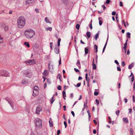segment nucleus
Wrapping results in <instances>:
<instances>
[{
  "instance_id": "obj_1",
  "label": "nucleus",
  "mask_w": 135,
  "mask_h": 135,
  "mask_svg": "<svg viewBox=\"0 0 135 135\" xmlns=\"http://www.w3.org/2000/svg\"><path fill=\"white\" fill-rule=\"evenodd\" d=\"M24 35L28 39H30L33 38L35 34V31L31 28L26 29L24 32Z\"/></svg>"
},
{
  "instance_id": "obj_2",
  "label": "nucleus",
  "mask_w": 135,
  "mask_h": 135,
  "mask_svg": "<svg viewBox=\"0 0 135 135\" xmlns=\"http://www.w3.org/2000/svg\"><path fill=\"white\" fill-rule=\"evenodd\" d=\"M17 26L18 28H23L26 23V19L23 16H20L17 20Z\"/></svg>"
},
{
  "instance_id": "obj_3",
  "label": "nucleus",
  "mask_w": 135,
  "mask_h": 135,
  "mask_svg": "<svg viewBox=\"0 0 135 135\" xmlns=\"http://www.w3.org/2000/svg\"><path fill=\"white\" fill-rule=\"evenodd\" d=\"M0 75L2 76L7 77L9 76V74L7 71L3 70L0 71Z\"/></svg>"
},
{
  "instance_id": "obj_4",
  "label": "nucleus",
  "mask_w": 135,
  "mask_h": 135,
  "mask_svg": "<svg viewBox=\"0 0 135 135\" xmlns=\"http://www.w3.org/2000/svg\"><path fill=\"white\" fill-rule=\"evenodd\" d=\"M42 125V121L39 118H37L36 120V126L37 128L41 127Z\"/></svg>"
},
{
  "instance_id": "obj_5",
  "label": "nucleus",
  "mask_w": 135,
  "mask_h": 135,
  "mask_svg": "<svg viewBox=\"0 0 135 135\" xmlns=\"http://www.w3.org/2000/svg\"><path fill=\"white\" fill-rule=\"evenodd\" d=\"M25 63H26L28 65H33L36 63V62L35 59L28 60L24 62Z\"/></svg>"
},
{
  "instance_id": "obj_6",
  "label": "nucleus",
  "mask_w": 135,
  "mask_h": 135,
  "mask_svg": "<svg viewBox=\"0 0 135 135\" xmlns=\"http://www.w3.org/2000/svg\"><path fill=\"white\" fill-rule=\"evenodd\" d=\"M59 38L58 39L57 41V45L55 47L54 49V51L57 54L59 53Z\"/></svg>"
},
{
  "instance_id": "obj_7",
  "label": "nucleus",
  "mask_w": 135,
  "mask_h": 135,
  "mask_svg": "<svg viewBox=\"0 0 135 135\" xmlns=\"http://www.w3.org/2000/svg\"><path fill=\"white\" fill-rule=\"evenodd\" d=\"M42 107L41 106H38L36 108V113L38 115L40 114V112L42 111Z\"/></svg>"
},
{
  "instance_id": "obj_8",
  "label": "nucleus",
  "mask_w": 135,
  "mask_h": 135,
  "mask_svg": "<svg viewBox=\"0 0 135 135\" xmlns=\"http://www.w3.org/2000/svg\"><path fill=\"white\" fill-rule=\"evenodd\" d=\"M49 71L52 73L53 72L54 68L53 65H52L50 62L49 63Z\"/></svg>"
},
{
  "instance_id": "obj_9",
  "label": "nucleus",
  "mask_w": 135,
  "mask_h": 135,
  "mask_svg": "<svg viewBox=\"0 0 135 135\" xmlns=\"http://www.w3.org/2000/svg\"><path fill=\"white\" fill-rule=\"evenodd\" d=\"M35 0H25L26 4H30L34 2Z\"/></svg>"
},
{
  "instance_id": "obj_10",
  "label": "nucleus",
  "mask_w": 135,
  "mask_h": 135,
  "mask_svg": "<svg viewBox=\"0 0 135 135\" xmlns=\"http://www.w3.org/2000/svg\"><path fill=\"white\" fill-rule=\"evenodd\" d=\"M38 93V90H34L33 91V96H35L37 95Z\"/></svg>"
},
{
  "instance_id": "obj_11",
  "label": "nucleus",
  "mask_w": 135,
  "mask_h": 135,
  "mask_svg": "<svg viewBox=\"0 0 135 135\" xmlns=\"http://www.w3.org/2000/svg\"><path fill=\"white\" fill-rule=\"evenodd\" d=\"M108 36L107 38V40L105 44V45L103 47V51H102V53H103L105 51V49L106 46H107V44L108 40Z\"/></svg>"
},
{
  "instance_id": "obj_12",
  "label": "nucleus",
  "mask_w": 135,
  "mask_h": 135,
  "mask_svg": "<svg viewBox=\"0 0 135 135\" xmlns=\"http://www.w3.org/2000/svg\"><path fill=\"white\" fill-rule=\"evenodd\" d=\"M49 126H50V127H53V122L52 121V119L50 118V120L49 121Z\"/></svg>"
},
{
  "instance_id": "obj_13",
  "label": "nucleus",
  "mask_w": 135,
  "mask_h": 135,
  "mask_svg": "<svg viewBox=\"0 0 135 135\" xmlns=\"http://www.w3.org/2000/svg\"><path fill=\"white\" fill-rule=\"evenodd\" d=\"M88 47H87L85 48V56L89 52V50L87 48Z\"/></svg>"
},
{
  "instance_id": "obj_14",
  "label": "nucleus",
  "mask_w": 135,
  "mask_h": 135,
  "mask_svg": "<svg viewBox=\"0 0 135 135\" xmlns=\"http://www.w3.org/2000/svg\"><path fill=\"white\" fill-rule=\"evenodd\" d=\"M94 59H93V63L92 64L93 69L95 70L96 69V66L95 64L94 63Z\"/></svg>"
},
{
  "instance_id": "obj_15",
  "label": "nucleus",
  "mask_w": 135,
  "mask_h": 135,
  "mask_svg": "<svg viewBox=\"0 0 135 135\" xmlns=\"http://www.w3.org/2000/svg\"><path fill=\"white\" fill-rule=\"evenodd\" d=\"M98 20L99 21V25L101 26L102 25V18L101 17H99L98 18Z\"/></svg>"
},
{
  "instance_id": "obj_16",
  "label": "nucleus",
  "mask_w": 135,
  "mask_h": 135,
  "mask_svg": "<svg viewBox=\"0 0 135 135\" xmlns=\"http://www.w3.org/2000/svg\"><path fill=\"white\" fill-rule=\"evenodd\" d=\"M43 75L45 76H47L48 75L47 70H45L43 73Z\"/></svg>"
},
{
  "instance_id": "obj_17",
  "label": "nucleus",
  "mask_w": 135,
  "mask_h": 135,
  "mask_svg": "<svg viewBox=\"0 0 135 135\" xmlns=\"http://www.w3.org/2000/svg\"><path fill=\"white\" fill-rule=\"evenodd\" d=\"M127 43H125V44L124 45V47H123V49L124 50L125 52H126V47L127 45Z\"/></svg>"
},
{
  "instance_id": "obj_18",
  "label": "nucleus",
  "mask_w": 135,
  "mask_h": 135,
  "mask_svg": "<svg viewBox=\"0 0 135 135\" xmlns=\"http://www.w3.org/2000/svg\"><path fill=\"white\" fill-rule=\"evenodd\" d=\"M134 65L133 63H132L131 64H129L128 66V69H131L134 66Z\"/></svg>"
},
{
  "instance_id": "obj_19",
  "label": "nucleus",
  "mask_w": 135,
  "mask_h": 135,
  "mask_svg": "<svg viewBox=\"0 0 135 135\" xmlns=\"http://www.w3.org/2000/svg\"><path fill=\"white\" fill-rule=\"evenodd\" d=\"M123 121L125 123H128V120L126 118H123Z\"/></svg>"
},
{
  "instance_id": "obj_20",
  "label": "nucleus",
  "mask_w": 135,
  "mask_h": 135,
  "mask_svg": "<svg viewBox=\"0 0 135 135\" xmlns=\"http://www.w3.org/2000/svg\"><path fill=\"white\" fill-rule=\"evenodd\" d=\"M94 47L95 50V53H97L98 52V46L96 44L94 45Z\"/></svg>"
},
{
  "instance_id": "obj_21",
  "label": "nucleus",
  "mask_w": 135,
  "mask_h": 135,
  "mask_svg": "<svg viewBox=\"0 0 135 135\" xmlns=\"http://www.w3.org/2000/svg\"><path fill=\"white\" fill-rule=\"evenodd\" d=\"M86 35L88 38H89L91 36L90 33L89 31H88L86 32Z\"/></svg>"
},
{
  "instance_id": "obj_22",
  "label": "nucleus",
  "mask_w": 135,
  "mask_h": 135,
  "mask_svg": "<svg viewBox=\"0 0 135 135\" xmlns=\"http://www.w3.org/2000/svg\"><path fill=\"white\" fill-rule=\"evenodd\" d=\"M62 94L64 98V99H65V97H66V94L65 91H63L62 92Z\"/></svg>"
},
{
  "instance_id": "obj_23",
  "label": "nucleus",
  "mask_w": 135,
  "mask_h": 135,
  "mask_svg": "<svg viewBox=\"0 0 135 135\" xmlns=\"http://www.w3.org/2000/svg\"><path fill=\"white\" fill-rule=\"evenodd\" d=\"M52 28L51 27H48L45 29V31H47L48 30L51 31L52 30Z\"/></svg>"
},
{
  "instance_id": "obj_24",
  "label": "nucleus",
  "mask_w": 135,
  "mask_h": 135,
  "mask_svg": "<svg viewBox=\"0 0 135 135\" xmlns=\"http://www.w3.org/2000/svg\"><path fill=\"white\" fill-rule=\"evenodd\" d=\"M24 44L27 47H30V45L28 42H24Z\"/></svg>"
},
{
  "instance_id": "obj_25",
  "label": "nucleus",
  "mask_w": 135,
  "mask_h": 135,
  "mask_svg": "<svg viewBox=\"0 0 135 135\" xmlns=\"http://www.w3.org/2000/svg\"><path fill=\"white\" fill-rule=\"evenodd\" d=\"M66 5H68V0H61Z\"/></svg>"
},
{
  "instance_id": "obj_26",
  "label": "nucleus",
  "mask_w": 135,
  "mask_h": 135,
  "mask_svg": "<svg viewBox=\"0 0 135 135\" xmlns=\"http://www.w3.org/2000/svg\"><path fill=\"white\" fill-rule=\"evenodd\" d=\"M28 83V82L25 80H23L22 81V84H26Z\"/></svg>"
},
{
  "instance_id": "obj_27",
  "label": "nucleus",
  "mask_w": 135,
  "mask_h": 135,
  "mask_svg": "<svg viewBox=\"0 0 135 135\" xmlns=\"http://www.w3.org/2000/svg\"><path fill=\"white\" fill-rule=\"evenodd\" d=\"M130 35H131V33L129 32H127V33L126 35V36L128 38H130Z\"/></svg>"
},
{
  "instance_id": "obj_28",
  "label": "nucleus",
  "mask_w": 135,
  "mask_h": 135,
  "mask_svg": "<svg viewBox=\"0 0 135 135\" xmlns=\"http://www.w3.org/2000/svg\"><path fill=\"white\" fill-rule=\"evenodd\" d=\"M76 65L79 68L80 67V66H79V65H80V62L79 60H78L77 62L76 63Z\"/></svg>"
},
{
  "instance_id": "obj_29",
  "label": "nucleus",
  "mask_w": 135,
  "mask_h": 135,
  "mask_svg": "<svg viewBox=\"0 0 135 135\" xmlns=\"http://www.w3.org/2000/svg\"><path fill=\"white\" fill-rule=\"evenodd\" d=\"M99 34L97 33L95 36V38L96 41L97 40V38H98Z\"/></svg>"
},
{
  "instance_id": "obj_30",
  "label": "nucleus",
  "mask_w": 135,
  "mask_h": 135,
  "mask_svg": "<svg viewBox=\"0 0 135 135\" xmlns=\"http://www.w3.org/2000/svg\"><path fill=\"white\" fill-rule=\"evenodd\" d=\"M6 99L8 101V103L10 104H11V99H7V98H6Z\"/></svg>"
},
{
  "instance_id": "obj_31",
  "label": "nucleus",
  "mask_w": 135,
  "mask_h": 135,
  "mask_svg": "<svg viewBox=\"0 0 135 135\" xmlns=\"http://www.w3.org/2000/svg\"><path fill=\"white\" fill-rule=\"evenodd\" d=\"M47 82L48 84H50L51 83V81L50 79H48L47 80Z\"/></svg>"
},
{
  "instance_id": "obj_32",
  "label": "nucleus",
  "mask_w": 135,
  "mask_h": 135,
  "mask_svg": "<svg viewBox=\"0 0 135 135\" xmlns=\"http://www.w3.org/2000/svg\"><path fill=\"white\" fill-rule=\"evenodd\" d=\"M3 38L1 37V36L0 35V43H3Z\"/></svg>"
},
{
  "instance_id": "obj_33",
  "label": "nucleus",
  "mask_w": 135,
  "mask_h": 135,
  "mask_svg": "<svg viewBox=\"0 0 135 135\" xmlns=\"http://www.w3.org/2000/svg\"><path fill=\"white\" fill-rule=\"evenodd\" d=\"M87 112L88 114V116H89V120H90V119L91 118V116L90 115V113L89 112V110L87 111Z\"/></svg>"
},
{
  "instance_id": "obj_34",
  "label": "nucleus",
  "mask_w": 135,
  "mask_h": 135,
  "mask_svg": "<svg viewBox=\"0 0 135 135\" xmlns=\"http://www.w3.org/2000/svg\"><path fill=\"white\" fill-rule=\"evenodd\" d=\"M24 73L25 74H29L30 73V72L29 71H25L24 72Z\"/></svg>"
},
{
  "instance_id": "obj_35",
  "label": "nucleus",
  "mask_w": 135,
  "mask_h": 135,
  "mask_svg": "<svg viewBox=\"0 0 135 135\" xmlns=\"http://www.w3.org/2000/svg\"><path fill=\"white\" fill-rule=\"evenodd\" d=\"M92 20H91V21L90 22V23L89 24V26H90V28H91V29H92Z\"/></svg>"
},
{
  "instance_id": "obj_36",
  "label": "nucleus",
  "mask_w": 135,
  "mask_h": 135,
  "mask_svg": "<svg viewBox=\"0 0 135 135\" xmlns=\"http://www.w3.org/2000/svg\"><path fill=\"white\" fill-rule=\"evenodd\" d=\"M35 90L38 91V88L37 86H36L34 87V90Z\"/></svg>"
},
{
  "instance_id": "obj_37",
  "label": "nucleus",
  "mask_w": 135,
  "mask_h": 135,
  "mask_svg": "<svg viewBox=\"0 0 135 135\" xmlns=\"http://www.w3.org/2000/svg\"><path fill=\"white\" fill-rule=\"evenodd\" d=\"M80 25L79 24H77L76 25V28L77 29L79 30V27H80Z\"/></svg>"
},
{
  "instance_id": "obj_38",
  "label": "nucleus",
  "mask_w": 135,
  "mask_h": 135,
  "mask_svg": "<svg viewBox=\"0 0 135 135\" xmlns=\"http://www.w3.org/2000/svg\"><path fill=\"white\" fill-rule=\"evenodd\" d=\"M45 21L47 23H50L49 20L47 17H46L45 18Z\"/></svg>"
},
{
  "instance_id": "obj_39",
  "label": "nucleus",
  "mask_w": 135,
  "mask_h": 135,
  "mask_svg": "<svg viewBox=\"0 0 135 135\" xmlns=\"http://www.w3.org/2000/svg\"><path fill=\"white\" fill-rule=\"evenodd\" d=\"M118 14H116L115 18H116V21H117V22H118L119 20H118Z\"/></svg>"
},
{
  "instance_id": "obj_40",
  "label": "nucleus",
  "mask_w": 135,
  "mask_h": 135,
  "mask_svg": "<svg viewBox=\"0 0 135 135\" xmlns=\"http://www.w3.org/2000/svg\"><path fill=\"white\" fill-rule=\"evenodd\" d=\"M122 24H124V27H126V25L125 22L124 21V20H122Z\"/></svg>"
},
{
  "instance_id": "obj_41",
  "label": "nucleus",
  "mask_w": 135,
  "mask_h": 135,
  "mask_svg": "<svg viewBox=\"0 0 135 135\" xmlns=\"http://www.w3.org/2000/svg\"><path fill=\"white\" fill-rule=\"evenodd\" d=\"M81 84V83H79L77 84L76 85H75V86H76L77 87H78L80 86Z\"/></svg>"
},
{
  "instance_id": "obj_42",
  "label": "nucleus",
  "mask_w": 135,
  "mask_h": 135,
  "mask_svg": "<svg viewBox=\"0 0 135 135\" xmlns=\"http://www.w3.org/2000/svg\"><path fill=\"white\" fill-rule=\"evenodd\" d=\"M120 112L119 110H117L115 112L116 114L118 115V116Z\"/></svg>"
},
{
  "instance_id": "obj_43",
  "label": "nucleus",
  "mask_w": 135,
  "mask_h": 135,
  "mask_svg": "<svg viewBox=\"0 0 135 135\" xmlns=\"http://www.w3.org/2000/svg\"><path fill=\"white\" fill-rule=\"evenodd\" d=\"M98 94H99V92L98 91H95V92H94V95L96 96H97V95H98Z\"/></svg>"
},
{
  "instance_id": "obj_44",
  "label": "nucleus",
  "mask_w": 135,
  "mask_h": 135,
  "mask_svg": "<svg viewBox=\"0 0 135 135\" xmlns=\"http://www.w3.org/2000/svg\"><path fill=\"white\" fill-rule=\"evenodd\" d=\"M54 95L53 96V97L51 98V104H52L54 101V100H53V98H54Z\"/></svg>"
},
{
  "instance_id": "obj_45",
  "label": "nucleus",
  "mask_w": 135,
  "mask_h": 135,
  "mask_svg": "<svg viewBox=\"0 0 135 135\" xmlns=\"http://www.w3.org/2000/svg\"><path fill=\"white\" fill-rule=\"evenodd\" d=\"M130 131L131 132V135H133V129L132 128H131L130 129Z\"/></svg>"
},
{
  "instance_id": "obj_46",
  "label": "nucleus",
  "mask_w": 135,
  "mask_h": 135,
  "mask_svg": "<svg viewBox=\"0 0 135 135\" xmlns=\"http://www.w3.org/2000/svg\"><path fill=\"white\" fill-rule=\"evenodd\" d=\"M122 66L123 67H124L125 65V62L124 61H123L121 63Z\"/></svg>"
},
{
  "instance_id": "obj_47",
  "label": "nucleus",
  "mask_w": 135,
  "mask_h": 135,
  "mask_svg": "<svg viewBox=\"0 0 135 135\" xmlns=\"http://www.w3.org/2000/svg\"><path fill=\"white\" fill-rule=\"evenodd\" d=\"M117 70L118 71H120L121 70L120 67V66L117 67Z\"/></svg>"
},
{
  "instance_id": "obj_48",
  "label": "nucleus",
  "mask_w": 135,
  "mask_h": 135,
  "mask_svg": "<svg viewBox=\"0 0 135 135\" xmlns=\"http://www.w3.org/2000/svg\"><path fill=\"white\" fill-rule=\"evenodd\" d=\"M64 123L65 125V128H66L67 126V124L66 122L65 121H64Z\"/></svg>"
},
{
  "instance_id": "obj_49",
  "label": "nucleus",
  "mask_w": 135,
  "mask_h": 135,
  "mask_svg": "<svg viewBox=\"0 0 135 135\" xmlns=\"http://www.w3.org/2000/svg\"><path fill=\"white\" fill-rule=\"evenodd\" d=\"M96 103H97V105H98L99 104V101L98 99H96L95 100Z\"/></svg>"
},
{
  "instance_id": "obj_50",
  "label": "nucleus",
  "mask_w": 135,
  "mask_h": 135,
  "mask_svg": "<svg viewBox=\"0 0 135 135\" xmlns=\"http://www.w3.org/2000/svg\"><path fill=\"white\" fill-rule=\"evenodd\" d=\"M74 70L76 72H79V70L78 69H77L75 68H74Z\"/></svg>"
},
{
  "instance_id": "obj_51",
  "label": "nucleus",
  "mask_w": 135,
  "mask_h": 135,
  "mask_svg": "<svg viewBox=\"0 0 135 135\" xmlns=\"http://www.w3.org/2000/svg\"><path fill=\"white\" fill-rule=\"evenodd\" d=\"M53 46V43L52 42L50 43V46L51 48V49H52V46Z\"/></svg>"
},
{
  "instance_id": "obj_52",
  "label": "nucleus",
  "mask_w": 135,
  "mask_h": 135,
  "mask_svg": "<svg viewBox=\"0 0 135 135\" xmlns=\"http://www.w3.org/2000/svg\"><path fill=\"white\" fill-rule=\"evenodd\" d=\"M112 15L114 16L116 15V12L115 11H113L112 12Z\"/></svg>"
},
{
  "instance_id": "obj_53",
  "label": "nucleus",
  "mask_w": 135,
  "mask_h": 135,
  "mask_svg": "<svg viewBox=\"0 0 135 135\" xmlns=\"http://www.w3.org/2000/svg\"><path fill=\"white\" fill-rule=\"evenodd\" d=\"M129 112L128 113H129V114H131L132 112V109H129Z\"/></svg>"
},
{
  "instance_id": "obj_54",
  "label": "nucleus",
  "mask_w": 135,
  "mask_h": 135,
  "mask_svg": "<svg viewBox=\"0 0 135 135\" xmlns=\"http://www.w3.org/2000/svg\"><path fill=\"white\" fill-rule=\"evenodd\" d=\"M87 100L86 99V103H84V107H85V106L87 104Z\"/></svg>"
},
{
  "instance_id": "obj_55",
  "label": "nucleus",
  "mask_w": 135,
  "mask_h": 135,
  "mask_svg": "<svg viewBox=\"0 0 135 135\" xmlns=\"http://www.w3.org/2000/svg\"><path fill=\"white\" fill-rule=\"evenodd\" d=\"M68 88V86H66L65 85L64 86V90H66Z\"/></svg>"
},
{
  "instance_id": "obj_56",
  "label": "nucleus",
  "mask_w": 135,
  "mask_h": 135,
  "mask_svg": "<svg viewBox=\"0 0 135 135\" xmlns=\"http://www.w3.org/2000/svg\"><path fill=\"white\" fill-rule=\"evenodd\" d=\"M114 62L117 65L119 64V63H118L117 61L116 60H115Z\"/></svg>"
},
{
  "instance_id": "obj_57",
  "label": "nucleus",
  "mask_w": 135,
  "mask_h": 135,
  "mask_svg": "<svg viewBox=\"0 0 135 135\" xmlns=\"http://www.w3.org/2000/svg\"><path fill=\"white\" fill-rule=\"evenodd\" d=\"M119 6H123V4L122 2H120L119 3Z\"/></svg>"
},
{
  "instance_id": "obj_58",
  "label": "nucleus",
  "mask_w": 135,
  "mask_h": 135,
  "mask_svg": "<svg viewBox=\"0 0 135 135\" xmlns=\"http://www.w3.org/2000/svg\"><path fill=\"white\" fill-rule=\"evenodd\" d=\"M133 99V102H135V97L134 96V95H133L132 97Z\"/></svg>"
},
{
  "instance_id": "obj_59",
  "label": "nucleus",
  "mask_w": 135,
  "mask_h": 135,
  "mask_svg": "<svg viewBox=\"0 0 135 135\" xmlns=\"http://www.w3.org/2000/svg\"><path fill=\"white\" fill-rule=\"evenodd\" d=\"M134 79V76L133 75L132 78H131V81L132 82H133V81Z\"/></svg>"
},
{
  "instance_id": "obj_60",
  "label": "nucleus",
  "mask_w": 135,
  "mask_h": 135,
  "mask_svg": "<svg viewBox=\"0 0 135 135\" xmlns=\"http://www.w3.org/2000/svg\"><path fill=\"white\" fill-rule=\"evenodd\" d=\"M86 80L87 81H89V77L85 78Z\"/></svg>"
},
{
  "instance_id": "obj_61",
  "label": "nucleus",
  "mask_w": 135,
  "mask_h": 135,
  "mask_svg": "<svg viewBox=\"0 0 135 135\" xmlns=\"http://www.w3.org/2000/svg\"><path fill=\"white\" fill-rule=\"evenodd\" d=\"M82 79V77L81 76H79L78 78V80H81Z\"/></svg>"
},
{
  "instance_id": "obj_62",
  "label": "nucleus",
  "mask_w": 135,
  "mask_h": 135,
  "mask_svg": "<svg viewBox=\"0 0 135 135\" xmlns=\"http://www.w3.org/2000/svg\"><path fill=\"white\" fill-rule=\"evenodd\" d=\"M35 12L37 13H38L39 12L38 9L37 8H36L35 9Z\"/></svg>"
},
{
  "instance_id": "obj_63",
  "label": "nucleus",
  "mask_w": 135,
  "mask_h": 135,
  "mask_svg": "<svg viewBox=\"0 0 135 135\" xmlns=\"http://www.w3.org/2000/svg\"><path fill=\"white\" fill-rule=\"evenodd\" d=\"M71 114L73 115L74 117L75 116V114H74V112L73 111H71Z\"/></svg>"
},
{
  "instance_id": "obj_64",
  "label": "nucleus",
  "mask_w": 135,
  "mask_h": 135,
  "mask_svg": "<svg viewBox=\"0 0 135 135\" xmlns=\"http://www.w3.org/2000/svg\"><path fill=\"white\" fill-rule=\"evenodd\" d=\"M110 0H107L106 1V3L107 4H109L110 2Z\"/></svg>"
}]
</instances>
